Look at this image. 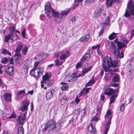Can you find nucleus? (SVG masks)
Segmentation results:
<instances>
[{
    "mask_svg": "<svg viewBox=\"0 0 134 134\" xmlns=\"http://www.w3.org/2000/svg\"><path fill=\"white\" fill-rule=\"evenodd\" d=\"M29 65L27 63H26L23 66V69L24 72H28Z\"/></svg>",
    "mask_w": 134,
    "mask_h": 134,
    "instance_id": "27",
    "label": "nucleus"
},
{
    "mask_svg": "<svg viewBox=\"0 0 134 134\" xmlns=\"http://www.w3.org/2000/svg\"><path fill=\"white\" fill-rule=\"evenodd\" d=\"M42 68L41 67H39L38 69H34V68L31 70L30 74L32 76L36 78V77H38L42 75Z\"/></svg>",
    "mask_w": 134,
    "mask_h": 134,
    "instance_id": "6",
    "label": "nucleus"
},
{
    "mask_svg": "<svg viewBox=\"0 0 134 134\" xmlns=\"http://www.w3.org/2000/svg\"><path fill=\"white\" fill-rule=\"evenodd\" d=\"M55 65L56 66L61 65L63 63L62 62H60L59 60L57 59H56L55 62Z\"/></svg>",
    "mask_w": 134,
    "mask_h": 134,
    "instance_id": "41",
    "label": "nucleus"
},
{
    "mask_svg": "<svg viewBox=\"0 0 134 134\" xmlns=\"http://www.w3.org/2000/svg\"><path fill=\"white\" fill-rule=\"evenodd\" d=\"M116 34L114 32L112 33L108 37L109 39L110 40H112L114 39L116 37Z\"/></svg>",
    "mask_w": 134,
    "mask_h": 134,
    "instance_id": "31",
    "label": "nucleus"
},
{
    "mask_svg": "<svg viewBox=\"0 0 134 134\" xmlns=\"http://www.w3.org/2000/svg\"><path fill=\"white\" fill-rule=\"evenodd\" d=\"M89 82L91 84H93L95 83V81L93 79L90 80Z\"/></svg>",
    "mask_w": 134,
    "mask_h": 134,
    "instance_id": "59",
    "label": "nucleus"
},
{
    "mask_svg": "<svg viewBox=\"0 0 134 134\" xmlns=\"http://www.w3.org/2000/svg\"><path fill=\"white\" fill-rule=\"evenodd\" d=\"M31 110L32 111L33 110L34 108V105L32 102L31 103Z\"/></svg>",
    "mask_w": 134,
    "mask_h": 134,
    "instance_id": "61",
    "label": "nucleus"
},
{
    "mask_svg": "<svg viewBox=\"0 0 134 134\" xmlns=\"http://www.w3.org/2000/svg\"><path fill=\"white\" fill-rule=\"evenodd\" d=\"M119 88L118 87L117 89L113 90L111 88H108L105 90L104 94L106 95L110 96L112 94L113 95L118 94L119 90Z\"/></svg>",
    "mask_w": 134,
    "mask_h": 134,
    "instance_id": "8",
    "label": "nucleus"
},
{
    "mask_svg": "<svg viewBox=\"0 0 134 134\" xmlns=\"http://www.w3.org/2000/svg\"><path fill=\"white\" fill-rule=\"evenodd\" d=\"M60 53L61 54V55L60 56V59L61 60L65 59L69 55V52L68 51H66V53L63 50L60 52Z\"/></svg>",
    "mask_w": 134,
    "mask_h": 134,
    "instance_id": "11",
    "label": "nucleus"
},
{
    "mask_svg": "<svg viewBox=\"0 0 134 134\" xmlns=\"http://www.w3.org/2000/svg\"><path fill=\"white\" fill-rule=\"evenodd\" d=\"M83 64L85 65V66L82 72L83 74L84 75L90 71L91 70V68L88 67V64L86 63H84Z\"/></svg>",
    "mask_w": 134,
    "mask_h": 134,
    "instance_id": "13",
    "label": "nucleus"
},
{
    "mask_svg": "<svg viewBox=\"0 0 134 134\" xmlns=\"http://www.w3.org/2000/svg\"><path fill=\"white\" fill-rule=\"evenodd\" d=\"M25 29H24L21 32V35L23 36V38H25Z\"/></svg>",
    "mask_w": 134,
    "mask_h": 134,
    "instance_id": "54",
    "label": "nucleus"
},
{
    "mask_svg": "<svg viewBox=\"0 0 134 134\" xmlns=\"http://www.w3.org/2000/svg\"><path fill=\"white\" fill-rule=\"evenodd\" d=\"M104 28H102V29L100 30L99 32V36H100L101 35H102L104 32Z\"/></svg>",
    "mask_w": 134,
    "mask_h": 134,
    "instance_id": "55",
    "label": "nucleus"
},
{
    "mask_svg": "<svg viewBox=\"0 0 134 134\" xmlns=\"http://www.w3.org/2000/svg\"><path fill=\"white\" fill-rule=\"evenodd\" d=\"M14 70L13 66H8L5 68V71L8 75L12 76L13 74Z\"/></svg>",
    "mask_w": 134,
    "mask_h": 134,
    "instance_id": "12",
    "label": "nucleus"
},
{
    "mask_svg": "<svg viewBox=\"0 0 134 134\" xmlns=\"http://www.w3.org/2000/svg\"><path fill=\"white\" fill-rule=\"evenodd\" d=\"M90 52V50H88L86 52L82 59H81V61H83L84 60H88L90 58V56L89 53Z\"/></svg>",
    "mask_w": 134,
    "mask_h": 134,
    "instance_id": "14",
    "label": "nucleus"
},
{
    "mask_svg": "<svg viewBox=\"0 0 134 134\" xmlns=\"http://www.w3.org/2000/svg\"><path fill=\"white\" fill-rule=\"evenodd\" d=\"M23 47V44L22 42H20L16 45L15 49V52L18 53L22 49Z\"/></svg>",
    "mask_w": 134,
    "mask_h": 134,
    "instance_id": "19",
    "label": "nucleus"
},
{
    "mask_svg": "<svg viewBox=\"0 0 134 134\" xmlns=\"http://www.w3.org/2000/svg\"><path fill=\"white\" fill-rule=\"evenodd\" d=\"M86 112V110L85 109H83L81 111V112L82 113V115H84Z\"/></svg>",
    "mask_w": 134,
    "mask_h": 134,
    "instance_id": "60",
    "label": "nucleus"
},
{
    "mask_svg": "<svg viewBox=\"0 0 134 134\" xmlns=\"http://www.w3.org/2000/svg\"><path fill=\"white\" fill-rule=\"evenodd\" d=\"M94 1L93 0H86L85 2L88 3H90L91 2H92Z\"/></svg>",
    "mask_w": 134,
    "mask_h": 134,
    "instance_id": "58",
    "label": "nucleus"
},
{
    "mask_svg": "<svg viewBox=\"0 0 134 134\" xmlns=\"http://www.w3.org/2000/svg\"><path fill=\"white\" fill-rule=\"evenodd\" d=\"M127 9L130 10V13L126 9L124 16L126 17H129L131 16V14L134 16V4L132 0H129L127 5Z\"/></svg>",
    "mask_w": 134,
    "mask_h": 134,
    "instance_id": "4",
    "label": "nucleus"
},
{
    "mask_svg": "<svg viewBox=\"0 0 134 134\" xmlns=\"http://www.w3.org/2000/svg\"><path fill=\"white\" fill-rule=\"evenodd\" d=\"M25 90L24 89L22 90H21L19 91L18 92L17 95L18 97H19L20 95H21L22 94H24L25 93Z\"/></svg>",
    "mask_w": 134,
    "mask_h": 134,
    "instance_id": "42",
    "label": "nucleus"
},
{
    "mask_svg": "<svg viewBox=\"0 0 134 134\" xmlns=\"http://www.w3.org/2000/svg\"><path fill=\"white\" fill-rule=\"evenodd\" d=\"M46 97L47 99H49L52 98L53 96L52 93L51 91H49L47 92Z\"/></svg>",
    "mask_w": 134,
    "mask_h": 134,
    "instance_id": "24",
    "label": "nucleus"
},
{
    "mask_svg": "<svg viewBox=\"0 0 134 134\" xmlns=\"http://www.w3.org/2000/svg\"><path fill=\"white\" fill-rule=\"evenodd\" d=\"M40 62H36L34 64V69H36V67L38 66L39 64L40 63Z\"/></svg>",
    "mask_w": 134,
    "mask_h": 134,
    "instance_id": "51",
    "label": "nucleus"
},
{
    "mask_svg": "<svg viewBox=\"0 0 134 134\" xmlns=\"http://www.w3.org/2000/svg\"><path fill=\"white\" fill-rule=\"evenodd\" d=\"M68 88V86L67 85H63L61 87V89L63 91L66 90Z\"/></svg>",
    "mask_w": 134,
    "mask_h": 134,
    "instance_id": "45",
    "label": "nucleus"
},
{
    "mask_svg": "<svg viewBox=\"0 0 134 134\" xmlns=\"http://www.w3.org/2000/svg\"><path fill=\"white\" fill-rule=\"evenodd\" d=\"M9 59L6 57L3 58L1 60V62L2 63H6L8 62Z\"/></svg>",
    "mask_w": 134,
    "mask_h": 134,
    "instance_id": "36",
    "label": "nucleus"
},
{
    "mask_svg": "<svg viewBox=\"0 0 134 134\" xmlns=\"http://www.w3.org/2000/svg\"><path fill=\"white\" fill-rule=\"evenodd\" d=\"M100 45L99 44H97L96 46H95L92 47V48L93 49H99L100 48Z\"/></svg>",
    "mask_w": 134,
    "mask_h": 134,
    "instance_id": "43",
    "label": "nucleus"
},
{
    "mask_svg": "<svg viewBox=\"0 0 134 134\" xmlns=\"http://www.w3.org/2000/svg\"><path fill=\"white\" fill-rule=\"evenodd\" d=\"M110 21V18L109 16L107 17V18L105 20V21L103 23V25L104 28H105V29L106 27L105 26H107V25L109 24Z\"/></svg>",
    "mask_w": 134,
    "mask_h": 134,
    "instance_id": "26",
    "label": "nucleus"
},
{
    "mask_svg": "<svg viewBox=\"0 0 134 134\" xmlns=\"http://www.w3.org/2000/svg\"><path fill=\"white\" fill-rule=\"evenodd\" d=\"M90 34H88L85 36L84 37H82L80 39V41L81 42H85L88 41L90 38Z\"/></svg>",
    "mask_w": 134,
    "mask_h": 134,
    "instance_id": "17",
    "label": "nucleus"
},
{
    "mask_svg": "<svg viewBox=\"0 0 134 134\" xmlns=\"http://www.w3.org/2000/svg\"><path fill=\"white\" fill-rule=\"evenodd\" d=\"M112 118V116L110 117L108 120V122L106 124V127H105V130L104 131V134H107V133L110 127V124L111 123V120Z\"/></svg>",
    "mask_w": 134,
    "mask_h": 134,
    "instance_id": "15",
    "label": "nucleus"
},
{
    "mask_svg": "<svg viewBox=\"0 0 134 134\" xmlns=\"http://www.w3.org/2000/svg\"><path fill=\"white\" fill-rule=\"evenodd\" d=\"M16 35V33L9 32V34L8 35H5L4 39V41L6 42H8L10 39L13 38Z\"/></svg>",
    "mask_w": 134,
    "mask_h": 134,
    "instance_id": "10",
    "label": "nucleus"
},
{
    "mask_svg": "<svg viewBox=\"0 0 134 134\" xmlns=\"http://www.w3.org/2000/svg\"><path fill=\"white\" fill-rule=\"evenodd\" d=\"M118 94H115L112 96L110 98V102L109 104H111L112 103H113L115 100V98L117 96Z\"/></svg>",
    "mask_w": 134,
    "mask_h": 134,
    "instance_id": "25",
    "label": "nucleus"
},
{
    "mask_svg": "<svg viewBox=\"0 0 134 134\" xmlns=\"http://www.w3.org/2000/svg\"><path fill=\"white\" fill-rule=\"evenodd\" d=\"M61 128V125L60 123H57L55 121L50 120L47 123L44 128L43 130V131H46L48 128L49 129L48 132L52 134L54 132H57Z\"/></svg>",
    "mask_w": 134,
    "mask_h": 134,
    "instance_id": "2",
    "label": "nucleus"
},
{
    "mask_svg": "<svg viewBox=\"0 0 134 134\" xmlns=\"http://www.w3.org/2000/svg\"><path fill=\"white\" fill-rule=\"evenodd\" d=\"M88 132L93 133L94 132L96 131V130L93 126V124L92 123H90L87 129Z\"/></svg>",
    "mask_w": 134,
    "mask_h": 134,
    "instance_id": "18",
    "label": "nucleus"
},
{
    "mask_svg": "<svg viewBox=\"0 0 134 134\" xmlns=\"http://www.w3.org/2000/svg\"><path fill=\"white\" fill-rule=\"evenodd\" d=\"M4 97L5 100L7 102L11 101V96L9 93H5L4 95Z\"/></svg>",
    "mask_w": 134,
    "mask_h": 134,
    "instance_id": "20",
    "label": "nucleus"
},
{
    "mask_svg": "<svg viewBox=\"0 0 134 134\" xmlns=\"http://www.w3.org/2000/svg\"><path fill=\"white\" fill-rule=\"evenodd\" d=\"M22 104L26 107V108H28V107L29 105V103L27 101L24 100Z\"/></svg>",
    "mask_w": 134,
    "mask_h": 134,
    "instance_id": "40",
    "label": "nucleus"
},
{
    "mask_svg": "<svg viewBox=\"0 0 134 134\" xmlns=\"http://www.w3.org/2000/svg\"><path fill=\"white\" fill-rule=\"evenodd\" d=\"M26 113V112L23 113H19L20 115L18 116L17 120L20 125H23L24 123Z\"/></svg>",
    "mask_w": 134,
    "mask_h": 134,
    "instance_id": "9",
    "label": "nucleus"
},
{
    "mask_svg": "<svg viewBox=\"0 0 134 134\" xmlns=\"http://www.w3.org/2000/svg\"><path fill=\"white\" fill-rule=\"evenodd\" d=\"M16 54L14 55V56L15 57L14 59L16 62H19L18 60H20L21 59V55L20 54L18 53H16Z\"/></svg>",
    "mask_w": 134,
    "mask_h": 134,
    "instance_id": "23",
    "label": "nucleus"
},
{
    "mask_svg": "<svg viewBox=\"0 0 134 134\" xmlns=\"http://www.w3.org/2000/svg\"><path fill=\"white\" fill-rule=\"evenodd\" d=\"M51 73L47 72L46 73L44 76H43L42 77L44 83L46 84L48 87L51 86L53 83L52 81L49 80V78L51 77Z\"/></svg>",
    "mask_w": 134,
    "mask_h": 134,
    "instance_id": "7",
    "label": "nucleus"
},
{
    "mask_svg": "<svg viewBox=\"0 0 134 134\" xmlns=\"http://www.w3.org/2000/svg\"><path fill=\"white\" fill-rule=\"evenodd\" d=\"M127 66L128 67V70H129V69H133L132 68L131 65V64H129V65Z\"/></svg>",
    "mask_w": 134,
    "mask_h": 134,
    "instance_id": "57",
    "label": "nucleus"
},
{
    "mask_svg": "<svg viewBox=\"0 0 134 134\" xmlns=\"http://www.w3.org/2000/svg\"><path fill=\"white\" fill-rule=\"evenodd\" d=\"M2 53L5 54H8L9 55H11V53L10 52L8 51L7 49L3 48L2 49Z\"/></svg>",
    "mask_w": 134,
    "mask_h": 134,
    "instance_id": "38",
    "label": "nucleus"
},
{
    "mask_svg": "<svg viewBox=\"0 0 134 134\" xmlns=\"http://www.w3.org/2000/svg\"><path fill=\"white\" fill-rule=\"evenodd\" d=\"M129 72L128 73V74L129 76L132 75V74L133 70L132 69H130L128 70Z\"/></svg>",
    "mask_w": 134,
    "mask_h": 134,
    "instance_id": "50",
    "label": "nucleus"
},
{
    "mask_svg": "<svg viewBox=\"0 0 134 134\" xmlns=\"http://www.w3.org/2000/svg\"><path fill=\"white\" fill-rule=\"evenodd\" d=\"M125 109V106L124 104H122L120 107V110L121 111H123Z\"/></svg>",
    "mask_w": 134,
    "mask_h": 134,
    "instance_id": "47",
    "label": "nucleus"
},
{
    "mask_svg": "<svg viewBox=\"0 0 134 134\" xmlns=\"http://www.w3.org/2000/svg\"><path fill=\"white\" fill-rule=\"evenodd\" d=\"M10 29L9 32L15 33V27L14 26H13L9 28Z\"/></svg>",
    "mask_w": 134,
    "mask_h": 134,
    "instance_id": "39",
    "label": "nucleus"
},
{
    "mask_svg": "<svg viewBox=\"0 0 134 134\" xmlns=\"http://www.w3.org/2000/svg\"><path fill=\"white\" fill-rule=\"evenodd\" d=\"M100 13H98V12H97L96 11H95V13L94 14V16L96 18H98L99 16L100 15Z\"/></svg>",
    "mask_w": 134,
    "mask_h": 134,
    "instance_id": "46",
    "label": "nucleus"
},
{
    "mask_svg": "<svg viewBox=\"0 0 134 134\" xmlns=\"http://www.w3.org/2000/svg\"><path fill=\"white\" fill-rule=\"evenodd\" d=\"M89 91V89L88 88L85 89V88H84L83 90L81 91L80 93V96H81L84 93H88Z\"/></svg>",
    "mask_w": 134,
    "mask_h": 134,
    "instance_id": "33",
    "label": "nucleus"
},
{
    "mask_svg": "<svg viewBox=\"0 0 134 134\" xmlns=\"http://www.w3.org/2000/svg\"><path fill=\"white\" fill-rule=\"evenodd\" d=\"M120 0H107L105 4L107 5L108 8L110 7L114 2H120Z\"/></svg>",
    "mask_w": 134,
    "mask_h": 134,
    "instance_id": "16",
    "label": "nucleus"
},
{
    "mask_svg": "<svg viewBox=\"0 0 134 134\" xmlns=\"http://www.w3.org/2000/svg\"><path fill=\"white\" fill-rule=\"evenodd\" d=\"M69 41L68 37L66 36H65L63 42L64 43H66L68 42Z\"/></svg>",
    "mask_w": 134,
    "mask_h": 134,
    "instance_id": "49",
    "label": "nucleus"
},
{
    "mask_svg": "<svg viewBox=\"0 0 134 134\" xmlns=\"http://www.w3.org/2000/svg\"><path fill=\"white\" fill-rule=\"evenodd\" d=\"M74 121V118L72 117L69 121V123L71 124Z\"/></svg>",
    "mask_w": 134,
    "mask_h": 134,
    "instance_id": "62",
    "label": "nucleus"
},
{
    "mask_svg": "<svg viewBox=\"0 0 134 134\" xmlns=\"http://www.w3.org/2000/svg\"><path fill=\"white\" fill-rule=\"evenodd\" d=\"M60 54L59 52L56 53H54V55L56 57H58Z\"/></svg>",
    "mask_w": 134,
    "mask_h": 134,
    "instance_id": "63",
    "label": "nucleus"
},
{
    "mask_svg": "<svg viewBox=\"0 0 134 134\" xmlns=\"http://www.w3.org/2000/svg\"><path fill=\"white\" fill-rule=\"evenodd\" d=\"M44 8L45 13L48 18H50L54 16V20L57 23L59 24L60 23L61 18H59V13L52 8L49 2L47 3Z\"/></svg>",
    "mask_w": 134,
    "mask_h": 134,
    "instance_id": "1",
    "label": "nucleus"
},
{
    "mask_svg": "<svg viewBox=\"0 0 134 134\" xmlns=\"http://www.w3.org/2000/svg\"><path fill=\"white\" fill-rule=\"evenodd\" d=\"M111 49L112 50V53L115 59L118 58H122L124 57V54L123 52L121 51L120 54V50L118 49V48H116V46L113 43H111Z\"/></svg>",
    "mask_w": 134,
    "mask_h": 134,
    "instance_id": "5",
    "label": "nucleus"
},
{
    "mask_svg": "<svg viewBox=\"0 0 134 134\" xmlns=\"http://www.w3.org/2000/svg\"><path fill=\"white\" fill-rule=\"evenodd\" d=\"M120 80V78L118 75L114 76L112 79V81L114 82H118Z\"/></svg>",
    "mask_w": 134,
    "mask_h": 134,
    "instance_id": "30",
    "label": "nucleus"
},
{
    "mask_svg": "<svg viewBox=\"0 0 134 134\" xmlns=\"http://www.w3.org/2000/svg\"><path fill=\"white\" fill-rule=\"evenodd\" d=\"M99 118L98 117H97L96 116H95L94 117L92 118L91 120V121L92 122L93 121H97L98 120Z\"/></svg>",
    "mask_w": 134,
    "mask_h": 134,
    "instance_id": "48",
    "label": "nucleus"
},
{
    "mask_svg": "<svg viewBox=\"0 0 134 134\" xmlns=\"http://www.w3.org/2000/svg\"><path fill=\"white\" fill-rule=\"evenodd\" d=\"M122 40L123 42V43L127 44L129 43L128 41L125 38L123 37L122 39Z\"/></svg>",
    "mask_w": 134,
    "mask_h": 134,
    "instance_id": "44",
    "label": "nucleus"
},
{
    "mask_svg": "<svg viewBox=\"0 0 134 134\" xmlns=\"http://www.w3.org/2000/svg\"><path fill=\"white\" fill-rule=\"evenodd\" d=\"M80 111V109L79 108H77V109L75 110L74 112L76 114H79V111Z\"/></svg>",
    "mask_w": 134,
    "mask_h": 134,
    "instance_id": "56",
    "label": "nucleus"
},
{
    "mask_svg": "<svg viewBox=\"0 0 134 134\" xmlns=\"http://www.w3.org/2000/svg\"><path fill=\"white\" fill-rule=\"evenodd\" d=\"M28 109V108H26V107L24 106L23 105L21 104V107L20 108H19V110L22 111L24 112Z\"/></svg>",
    "mask_w": 134,
    "mask_h": 134,
    "instance_id": "37",
    "label": "nucleus"
},
{
    "mask_svg": "<svg viewBox=\"0 0 134 134\" xmlns=\"http://www.w3.org/2000/svg\"><path fill=\"white\" fill-rule=\"evenodd\" d=\"M18 134H24V129L21 126H19L18 128Z\"/></svg>",
    "mask_w": 134,
    "mask_h": 134,
    "instance_id": "28",
    "label": "nucleus"
},
{
    "mask_svg": "<svg viewBox=\"0 0 134 134\" xmlns=\"http://www.w3.org/2000/svg\"><path fill=\"white\" fill-rule=\"evenodd\" d=\"M106 60L105 59H103V63L102 64L103 68L105 72H110V69L107 66L106 60L107 61L108 66L109 67L111 66L117 67L118 65V60H112L110 57H108V56L106 57Z\"/></svg>",
    "mask_w": 134,
    "mask_h": 134,
    "instance_id": "3",
    "label": "nucleus"
},
{
    "mask_svg": "<svg viewBox=\"0 0 134 134\" xmlns=\"http://www.w3.org/2000/svg\"><path fill=\"white\" fill-rule=\"evenodd\" d=\"M117 45L118 49H119L120 50L122 49L123 48H125L127 47L126 44L120 41L118 43H117Z\"/></svg>",
    "mask_w": 134,
    "mask_h": 134,
    "instance_id": "21",
    "label": "nucleus"
},
{
    "mask_svg": "<svg viewBox=\"0 0 134 134\" xmlns=\"http://www.w3.org/2000/svg\"><path fill=\"white\" fill-rule=\"evenodd\" d=\"M104 9V7L103 6H102L100 7H99L97 8V9L95 10V11L97 12H98L100 14H101L102 11Z\"/></svg>",
    "mask_w": 134,
    "mask_h": 134,
    "instance_id": "35",
    "label": "nucleus"
},
{
    "mask_svg": "<svg viewBox=\"0 0 134 134\" xmlns=\"http://www.w3.org/2000/svg\"><path fill=\"white\" fill-rule=\"evenodd\" d=\"M82 64L81 63V62L77 63L76 66V68L78 69L81 66Z\"/></svg>",
    "mask_w": 134,
    "mask_h": 134,
    "instance_id": "52",
    "label": "nucleus"
},
{
    "mask_svg": "<svg viewBox=\"0 0 134 134\" xmlns=\"http://www.w3.org/2000/svg\"><path fill=\"white\" fill-rule=\"evenodd\" d=\"M28 50V48L26 46L22 50V54L26 55L27 53Z\"/></svg>",
    "mask_w": 134,
    "mask_h": 134,
    "instance_id": "32",
    "label": "nucleus"
},
{
    "mask_svg": "<svg viewBox=\"0 0 134 134\" xmlns=\"http://www.w3.org/2000/svg\"><path fill=\"white\" fill-rule=\"evenodd\" d=\"M105 98V97L104 96L101 95L100 99L102 101H103Z\"/></svg>",
    "mask_w": 134,
    "mask_h": 134,
    "instance_id": "64",
    "label": "nucleus"
},
{
    "mask_svg": "<svg viewBox=\"0 0 134 134\" xmlns=\"http://www.w3.org/2000/svg\"><path fill=\"white\" fill-rule=\"evenodd\" d=\"M67 102V98L65 96L63 97L61 99V103L62 105L66 103Z\"/></svg>",
    "mask_w": 134,
    "mask_h": 134,
    "instance_id": "29",
    "label": "nucleus"
},
{
    "mask_svg": "<svg viewBox=\"0 0 134 134\" xmlns=\"http://www.w3.org/2000/svg\"><path fill=\"white\" fill-rule=\"evenodd\" d=\"M71 10V8H68L66 10L62 11L60 13V15L62 16L66 15L70 12Z\"/></svg>",
    "mask_w": 134,
    "mask_h": 134,
    "instance_id": "22",
    "label": "nucleus"
},
{
    "mask_svg": "<svg viewBox=\"0 0 134 134\" xmlns=\"http://www.w3.org/2000/svg\"><path fill=\"white\" fill-rule=\"evenodd\" d=\"M16 115L14 113L13 114L11 115L8 117V119H11L12 118H16Z\"/></svg>",
    "mask_w": 134,
    "mask_h": 134,
    "instance_id": "53",
    "label": "nucleus"
},
{
    "mask_svg": "<svg viewBox=\"0 0 134 134\" xmlns=\"http://www.w3.org/2000/svg\"><path fill=\"white\" fill-rule=\"evenodd\" d=\"M111 112L110 110L108 111L106 113V114L105 116V119H106L108 118L110 116V117L111 116L112 117V116H111Z\"/></svg>",
    "mask_w": 134,
    "mask_h": 134,
    "instance_id": "34",
    "label": "nucleus"
}]
</instances>
